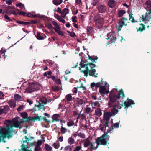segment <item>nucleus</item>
I'll return each instance as SVG.
<instances>
[{
	"mask_svg": "<svg viewBox=\"0 0 151 151\" xmlns=\"http://www.w3.org/2000/svg\"><path fill=\"white\" fill-rule=\"evenodd\" d=\"M79 65V70L84 74V76L87 77L89 75L90 76H93L95 77H98V74L96 73V70L93 68L96 67L95 64L92 63H89L88 60L83 62L81 60Z\"/></svg>",
	"mask_w": 151,
	"mask_h": 151,
	"instance_id": "obj_1",
	"label": "nucleus"
},
{
	"mask_svg": "<svg viewBox=\"0 0 151 151\" xmlns=\"http://www.w3.org/2000/svg\"><path fill=\"white\" fill-rule=\"evenodd\" d=\"M125 97L123 90L121 89L119 90L118 94L115 92H111L109 96V101L108 103V105L109 107L113 106L114 104L117 100L122 99Z\"/></svg>",
	"mask_w": 151,
	"mask_h": 151,
	"instance_id": "obj_2",
	"label": "nucleus"
},
{
	"mask_svg": "<svg viewBox=\"0 0 151 151\" xmlns=\"http://www.w3.org/2000/svg\"><path fill=\"white\" fill-rule=\"evenodd\" d=\"M13 122L12 125L10 124H8L6 127H5V128L4 129V131L6 132L7 137L8 138H9L11 137L13 135V133L14 131L13 130L12 128L13 127L16 128H21L19 127L21 123L19 122L17 118H15L13 119Z\"/></svg>",
	"mask_w": 151,
	"mask_h": 151,
	"instance_id": "obj_3",
	"label": "nucleus"
},
{
	"mask_svg": "<svg viewBox=\"0 0 151 151\" xmlns=\"http://www.w3.org/2000/svg\"><path fill=\"white\" fill-rule=\"evenodd\" d=\"M106 134H103L96 139V142L94 143H96L97 145L95 147V150L100 145H103L104 146L107 145V141L109 140V139L106 137Z\"/></svg>",
	"mask_w": 151,
	"mask_h": 151,
	"instance_id": "obj_4",
	"label": "nucleus"
},
{
	"mask_svg": "<svg viewBox=\"0 0 151 151\" xmlns=\"http://www.w3.org/2000/svg\"><path fill=\"white\" fill-rule=\"evenodd\" d=\"M40 86L39 84L35 83H30L26 88V91L28 93H31L40 89Z\"/></svg>",
	"mask_w": 151,
	"mask_h": 151,
	"instance_id": "obj_5",
	"label": "nucleus"
},
{
	"mask_svg": "<svg viewBox=\"0 0 151 151\" xmlns=\"http://www.w3.org/2000/svg\"><path fill=\"white\" fill-rule=\"evenodd\" d=\"M104 19L100 16V14H96L94 17V21L96 24L99 27H102L104 23Z\"/></svg>",
	"mask_w": 151,
	"mask_h": 151,
	"instance_id": "obj_6",
	"label": "nucleus"
},
{
	"mask_svg": "<svg viewBox=\"0 0 151 151\" xmlns=\"http://www.w3.org/2000/svg\"><path fill=\"white\" fill-rule=\"evenodd\" d=\"M128 20V19L125 17H122L119 19L118 22V25L117 27L118 31L121 30L123 26H127V24L125 23V22H127Z\"/></svg>",
	"mask_w": 151,
	"mask_h": 151,
	"instance_id": "obj_7",
	"label": "nucleus"
},
{
	"mask_svg": "<svg viewBox=\"0 0 151 151\" xmlns=\"http://www.w3.org/2000/svg\"><path fill=\"white\" fill-rule=\"evenodd\" d=\"M97 9L98 12L101 14L105 13L107 11V7L106 6L102 4L98 5Z\"/></svg>",
	"mask_w": 151,
	"mask_h": 151,
	"instance_id": "obj_8",
	"label": "nucleus"
},
{
	"mask_svg": "<svg viewBox=\"0 0 151 151\" xmlns=\"http://www.w3.org/2000/svg\"><path fill=\"white\" fill-rule=\"evenodd\" d=\"M135 104V103L133 100L128 98L123 103L124 105L125 106V108H128L130 106L132 107L131 105L134 104Z\"/></svg>",
	"mask_w": 151,
	"mask_h": 151,
	"instance_id": "obj_9",
	"label": "nucleus"
},
{
	"mask_svg": "<svg viewBox=\"0 0 151 151\" xmlns=\"http://www.w3.org/2000/svg\"><path fill=\"white\" fill-rule=\"evenodd\" d=\"M107 39L108 40L109 39H110V42L111 43H113L116 40V35L113 33H108L107 34Z\"/></svg>",
	"mask_w": 151,
	"mask_h": 151,
	"instance_id": "obj_10",
	"label": "nucleus"
},
{
	"mask_svg": "<svg viewBox=\"0 0 151 151\" xmlns=\"http://www.w3.org/2000/svg\"><path fill=\"white\" fill-rule=\"evenodd\" d=\"M112 115L111 113L110 112H104V114L103 119L104 121H110V117Z\"/></svg>",
	"mask_w": 151,
	"mask_h": 151,
	"instance_id": "obj_11",
	"label": "nucleus"
},
{
	"mask_svg": "<svg viewBox=\"0 0 151 151\" xmlns=\"http://www.w3.org/2000/svg\"><path fill=\"white\" fill-rule=\"evenodd\" d=\"M103 84V82L102 80L101 81L99 82L96 83L94 82H92L91 84V88L93 89L94 87H95L96 89H97L98 88L100 87Z\"/></svg>",
	"mask_w": 151,
	"mask_h": 151,
	"instance_id": "obj_12",
	"label": "nucleus"
},
{
	"mask_svg": "<svg viewBox=\"0 0 151 151\" xmlns=\"http://www.w3.org/2000/svg\"><path fill=\"white\" fill-rule=\"evenodd\" d=\"M90 145H91V147L89 149H95V147H93V145L92 143H91L89 139L87 138L84 142V145L85 147H87Z\"/></svg>",
	"mask_w": 151,
	"mask_h": 151,
	"instance_id": "obj_13",
	"label": "nucleus"
},
{
	"mask_svg": "<svg viewBox=\"0 0 151 151\" xmlns=\"http://www.w3.org/2000/svg\"><path fill=\"white\" fill-rule=\"evenodd\" d=\"M27 16L28 17L32 18H35L36 17H38L40 18H43L44 17L46 18L45 16L44 15H40L39 14H36L33 15L30 13H28L27 14Z\"/></svg>",
	"mask_w": 151,
	"mask_h": 151,
	"instance_id": "obj_14",
	"label": "nucleus"
},
{
	"mask_svg": "<svg viewBox=\"0 0 151 151\" xmlns=\"http://www.w3.org/2000/svg\"><path fill=\"white\" fill-rule=\"evenodd\" d=\"M107 4L109 7L113 8L116 5V2L114 0H109Z\"/></svg>",
	"mask_w": 151,
	"mask_h": 151,
	"instance_id": "obj_15",
	"label": "nucleus"
},
{
	"mask_svg": "<svg viewBox=\"0 0 151 151\" xmlns=\"http://www.w3.org/2000/svg\"><path fill=\"white\" fill-rule=\"evenodd\" d=\"M87 33L89 35H91L94 32V28L90 26H87L86 28Z\"/></svg>",
	"mask_w": 151,
	"mask_h": 151,
	"instance_id": "obj_16",
	"label": "nucleus"
},
{
	"mask_svg": "<svg viewBox=\"0 0 151 151\" xmlns=\"http://www.w3.org/2000/svg\"><path fill=\"white\" fill-rule=\"evenodd\" d=\"M141 27H136V29H137V32H142L145 29V27L144 24L142 23L139 24Z\"/></svg>",
	"mask_w": 151,
	"mask_h": 151,
	"instance_id": "obj_17",
	"label": "nucleus"
},
{
	"mask_svg": "<svg viewBox=\"0 0 151 151\" xmlns=\"http://www.w3.org/2000/svg\"><path fill=\"white\" fill-rule=\"evenodd\" d=\"M151 18V15L150 14H148V13L147 12L145 16L144 24H146L147 23H148V22L150 20Z\"/></svg>",
	"mask_w": 151,
	"mask_h": 151,
	"instance_id": "obj_18",
	"label": "nucleus"
},
{
	"mask_svg": "<svg viewBox=\"0 0 151 151\" xmlns=\"http://www.w3.org/2000/svg\"><path fill=\"white\" fill-rule=\"evenodd\" d=\"M60 117V116L59 114H55L52 115V122H53L55 121L58 122L59 121V120L58 118Z\"/></svg>",
	"mask_w": 151,
	"mask_h": 151,
	"instance_id": "obj_19",
	"label": "nucleus"
},
{
	"mask_svg": "<svg viewBox=\"0 0 151 151\" xmlns=\"http://www.w3.org/2000/svg\"><path fill=\"white\" fill-rule=\"evenodd\" d=\"M11 108L14 109L16 106V103L13 100H10L8 102Z\"/></svg>",
	"mask_w": 151,
	"mask_h": 151,
	"instance_id": "obj_20",
	"label": "nucleus"
},
{
	"mask_svg": "<svg viewBox=\"0 0 151 151\" xmlns=\"http://www.w3.org/2000/svg\"><path fill=\"white\" fill-rule=\"evenodd\" d=\"M95 112V114L98 117H100L102 114L101 110L100 108H97Z\"/></svg>",
	"mask_w": 151,
	"mask_h": 151,
	"instance_id": "obj_21",
	"label": "nucleus"
},
{
	"mask_svg": "<svg viewBox=\"0 0 151 151\" xmlns=\"http://www.w3.org/2000/svg\"><path fill=\"white\" fill-rule=\"evenodd\" d=\"M5 128V127L3 128H1V129L0 128V135H1L2 137L3 138H6L7 137L6 132L4 129Z\"/></svg>",
	"mask_w": 151,
	"mask_h": 151,
	"instance_id": "obj_22",
	"label": "nucleus"
},
{
	"mask_svg": "<svg viewBox=\"0 0 151 151\" xmlns=\"http://www.w3.org/2000/svg\"><path fill=\"white\" fill-rule=\"evenodd\" d=\"M88 56V59L91 61L92 63H96V62L95 61L96 60H97L98 59V57L96 56H90L89 55Z\"/></svg>",
	"mask_w": 151,
	"mask_h": 151,
	"instance_id": "obj_23",
	"label": "nucleus"
},
{
	"mask_svg": "<svg viewBox=\"0 0 151 151\" xmlns=\"http://www.w3.org/2000/svg\"><path fill=\"white\" fill-rule=\"evenodd\" d=\"M106 90V87L105 86H102L99 88V92L101 94H104Z\"/></svg>",
	"mask_w": 151,
	"mask_h": 151,
	"instance_id": "obj_24",
	"label": "nucleus"
},
{
	"mask_svg": "<svg viewBox=\"0 0 151 151\" xmlns=\"http://www.w3.org/2000/svg\"><path fill=\"white\" fill-rule=\"evenodd\" d=\"M17 23L19 24H21L24 25L25 26L28 25L30 24V23L29 22H24L23 21H21L19 20L17 21L16 22Z\"/></svg>",
	"mask_w": 151,
	"mask_h": 151,
	"instance_id": "obj_25",
	"label": "nucleus"
},
{
	"mask_svg": "<svg viewBox=\"0 0 151 151\" xmlns=\"http://www.w3.org/2000/svg\"><path fill=\"white\" fill-rule=\"evenodd\" d=\"M62 0H53L52 2L56 6L60 5L62 2Z\"/></svg>",
	"mask_w": 151,
	"mask_h": 151,
	"instance_id": "obj_26",
	"label": "nucleus"
},
{
	"mask_svg": "<svg viewBox=\"0 0 151 151\" xmlns=\"http://www.w3.org/2000/svg\"><path fill=\"white\" fill-rule=\"evenodd\" d=\"M126 12L125 10H119L118 13V15L119 17H122L124 14L126 13Z\"/></svg>",
	"mask_w": 151,
	"mask_h": 151,
	"instance_id": "obj_27",
	"label": "nucleus"
},
{
	"mask_svg": "<svg viewBox=\"0 0 151 151\" xmlns=\"http://www.w3.org/2000/svg\"><path fill=\"white\" fill-rule=\"evenodd\" d=\"M27 145H25L24 144H23L21 146V150L22 151H31V150H29L27 148Z\"/></svg>",
	"mask_w": 151,
	"mask_h": 151,
	"instance_id": "obj_28",
	"label": "nucleus"
},
{
	"mask_svg": "<svg viewBox=\"0 0 151 151\" xmlns=\"http://www.w3.org/2000/svg\"><path fill=\"white\" fill-rule=\"evenodd\" d=\"M14 99L15 101H19L21 100L22 97L18 94H16L14 96Z\"/></svg>",
	"mask_w": 151,
	"mask_h": 151,
	"instance_id": "obj_29",
	"label": "nucleus"
},
{
	"mask_svg": "<svg viewBox=\"0 0 151 151\" xmlns=\"http://www.w3.org/2000/svg\"><path fill=\"white\" fill-rule=\"evenodd\" d=\"M53 29L56 32L58 33L59 35H61V36H63L64 35V34L63 31H60V29H56L55 28H53Z\"/></svg>",
	"mask_w": 151,
	"mask_h": 151,
	"instance_id": "obj_30",
	"label": "nucleus"
},
{
	"mask_svg": "<svg viewBox=\"0 0 151 151\" xmlns=\"http://www.w3.org/2000/svg\"><path fill=\"white\" fill-rule=\"evenodd\" d=\"M68 142L70 145L73 144L75 142L74 138H73L72 136L69 137L68 139Z\"/></svg>",
	"mask_w": 151,
	"mask_h": 151,
	"instance_id": "obj_31",
	"label": "nucleus"
},
{
	"mask_svg": "<svg viewBox=\"0 0 151 151\" xmlns=\"http://www.w3.org/2000/svg\"><path fill=\"white\" fill-rule=\"evenodd\" d=\"M112 107H113V108L111 109V112L112 114L115 115L118 113V110L116 109L114 106Z\"/></svg>",
	"mask_w": 151,
	"mask_h": 151,
	"instance_id": "obj_32",
	"label": "nucleus"
},
{
	"mask_svg": "<svg viewBox=\"0 0 151 151\" xmlns=\"http://www.w3.org/2000/svg\"><path fill=\"white\" fill-rule=\"evenodd\" d=\"M3 107V108H2V109L3 110L4 112V113H6L9 109V107L7 105L4 106Z\"/></svg>",
	"mask_w": 151,
	"mask_h": 151,
	"instance_id": "obj_33",
	"label": "nucleus"
},
{
	"mask_svg": "<svg viewBox=\"0 0 151 151\" xmlns=\"http://www.w3.org/2000/svg\"><path fill=\"white\" fill-rule=\"evenodd\" d=\"M76 102L78 104L82 105L83 104V100L81 99L77 98H76Z\"/></svg>",
	"mask_w": 151,
	"mask_h": 151,
	"instance_id": "obj_34",
	"label": "nucleus"
},
{
	"mask_svg": "<svg viewBox=\"0 0 151 151\" xmlns=\"http://www.w3.org/2000/svg\"><path fill=\"white\" fill-rule=\"evenodd\" d=\"M62 125L63 124H62ZM60 131L62 134L65 133L67 131V129L65 127H63L62 125L61 126Z\"/></svg>",
	"mask_w": 151,
	"mask_h": 151,
	"instance_id": "obj_35",
	"label": "nucleus"
},
{
	"mask_svg": "<svg viewBox=\"0 0 151 151\" xmlns=\"http://www.w3.org/2000/svg\"><path fill=\"white\" fill-rule=\"evenodd\" d=\"M69 13V9L68 8H65L63 9L62 11V15L63 14H65V15L68 14Z\"/></svg>",
	"mask_w": 151,
	"mask_h": 151,
	"instance_id": "obj_36",
	"label": "nucleus"
},
{
	"mask_svg": "<svg viewBox=\"0 0 151 151\" xmlns=\"http://www.w3.org/2000/svg\"><path fill=\"white\" fill-rule=\"evenodd\" d=\"M52 89L54 92H58L60 90L59 88L57 86H52Z\"/></svg>",
	"mask_w": 151,
	"mask_h": 151,
	"instance_id": "obj_37",
	"label": "nucleus"
},
{
	"mask_svg": "<svg viewBox=\"0 0 151 151\" xmlns=\"http://www.w3.org/2000/svg\"><path fill=\"white\" fill-rule=\"evenodd\" d=\"M45 148L47 151H51L52 148L48 144L45 145Z\"/></svg>",
	"mask_w": 151,
	"mask_h": 151,
	"instance_id": "obj_38",
	"label": "nucleus"
},
{
	"mask_svg": "<svg viewBox=\"0 0 151 151\" xmlns=\"http://www.w3.org/2000/svg\"><path fill=\"white\" fill-rule=\"evenodd\" d=\"M119 122L114 123L113 126H111L112 129H113L114 128H118L119 127Z\"/></svg>",
	"mask_w": 151,
	"mask_h": 151,
	"instance_id": "obj_39",
	"label": "nucleus"
},
{
	"mask_svg": "<svg viewBox=\"0 0 151 151\" xmlns=\"http://www.w3.org/2000/svg\"><path fill=\"white\" fill-rule=\"evenodd\" d=\"M66 98L67 101H70L72 99V96L70 94H68L66 95Z\"/></svg>",
	"mask_w": 151,
	"mask_h": 151,
	"instance_id": "obj_40",
	"label": "nucleus"
},
{
	"mask_svg": "<svg viewBox=\"0 0 151 151\" xmlns=\"http://www.w3.org/2000/svg\"><path fill=\"white\" fill-rule=\"evenodd\" d=\"M37 38L39 40L43 39L44 37L43 36H41L40 32H37L36 36Z\"/></svg>",
	"mask_w": 151,
	"mask_h": 151,
	"instance_id": "obj_41",
	"label": "nucleus"
},
{
	"mask_svg": "<svg viewBox=\"0 0 151 151\" xmlns=\"http://www.w3.org/2000/svg\"><path fill=\"white\" fill-rule=\"evenodd\" d=\"M21 115L23 119H25L28 116V114L27 112H24L21 113Z\"/></svg>",
	"mask_w": 151,
	"mask_h": 151,
	"instance_id": "obj_42",
	"label": "nucleus"
},
{
	"mask_svg": "<svg viewBox=\"0 0 151 151\" xmlns=\"http://www.w3.org/2000/svg\"><path fill=\"white\" fill-rule=\"evenodd\" d=\"M145 4L148 8H151V0L147 1L146 2Z\"/></svg>",
	"mask_w": 151,
	"mask_h": 151,
	"instance_id": "obj_43",
	"label": "nucleus"
},
{
	"mask_svg": "<svg viewBox=\"0 0 151 151\" xmlns=\"http://www.w3.org/2000/svg\"><path fill=\"white\" fill-rule=\"evenodd\" d=\"M52 23L56 27L55 28L57 29H58L59 30L60 29V27L59 26L58 24L55 21H52Z\"/></svg>",
	"mask_w": 151,
	"mask_h": 151,
	"instance_id": "obj_44",
	"label": "nucleus"
},
{
	"mask_svg": "<svg viewBox=\"0 0 151 151\" xmlns=\"http://www.w3.org/2000/svg\"><path fill=\"white\" fill-rule=\"evenodd\" d=\"M16 6L17 7H20L22 9L23 8H24V9H25L24 5L21 2L19 3L16 4Z\"/></svg>",
	"mask_w": 151,
	"mask_h": 151,
	"instance_id": "obj_45",
	"label": "nucleus"
},
{
	"mask_svg": "<svg viewBox=\"0 0 151 151\" xmlns=\"http://www.w3.org/2000/svg\"><path fill=\"white\" fill-rule=\"evenodd\" d=\"M46 26L49 29L52 30L53 29V26L50 23H48L46 24Z\"/></svg>",
	"mask_w": 151,
	"mask_h": 151,
	"instance_id": "obj_46",
	"label": "nucleus"
},
{
	"mask_svg": "<svg viewBox=\"0 0 151 151\" xmlns=\"http://www.w3.org/2000/svg\"><path fill=\"white\" fill-rule=\"evenodd\" d=\"M94 1V2L92 3V5H93V6H96V5H98L99 3V0H93Z\"/></svg>",
	"mask_w": 151,
	"mask_h": 151,
	"instance_id": "obj_47",
	"label": "nucleus"
},
{
	"mask_svg": "<svg viewBox=\"0 0 151 151\" xmlns=\"http://www.w3.org/2000/svg\"><path fill=\"white\" fill-rule=\"evenodd\" d=\"M35 106L38 108V110H39L41 109L44 108V105L41 103H39L38 105H35Z\"/></svg>",
	"mask_w": 151,
	"mask_h": 151,
	"instance_id": "obj_48",
	"label": "nucleus"
},
{
	"mask_svg": "<svg viewBox=\"0 0 151 151\" xmlns=\"http://www.w3.org/2000/svg\"><path fill=\"white\" fill-rule=\"evenodd\" d=\"M91 111V108L89 107L87 105L86 106V108L85 109L86 112L87 114H89Z\"/></svg>",
	"mask_w": 151,
	"mask_h": 151,
	"instance_id": "obj_49",
	"label": "nucleus"
},
{
	"mask_svg": "<svg viewBox=\"0 0 151 151\" xmlns=\"http://www.w3.org/2000/svg\"><path fill=\"white\" fill-rule=\"evenodd\" d=\"M131 17H129V20H130L132 23L138 22L137 21L135 20L133 16Z\"/></svg>",
	"mask_w": 151,
	"mask_h": 151,
	"instance_id": "obj_50",
	"label": "nucleus"
},
{
	"mask_svg": "<svg viewBox=\"0 0 151 151\" xmlns=\"http://www.w3.org/2000/svg\"><path fill=\"white\" fill-rule=\"evenodd\" d=\"M24 106H25L23 105H22L20 106L17 109L18 111H20L22 110H23V109L24 107Z\"/></svg>",
	"mask_w": 151,
	"mask_h": 151,
	"instance_id": "obj_51",
	"label": "nucleus"
},
{
	"mask_svg": "<svg viewBox=\"0 0 151 151\" xmlns=\"http://www.w3.org/2000/svg\"><path fill=\"white\" fill-rule=\"evenodd\" d=\"M74 124V122L71 121L67 122V125L69 127H70L73 126Z\"/></svg>",
	"mask_w": 151,
	"mask_h": 151,
	"instance_id": "obj_52",
	"label": "nucleus"
},
{
	"mask_svg": "<svg viewBox=\"0 0 151 151\" xmlns=\"http://www.w3.org/2000/svg\"><path fill=\"white\" fill-rule=\"evenodd\" d=\"M38 120V121H40V119H39V116H36L32 117V121L34 122L35 121Z\"/></svg>",
	"mask_w": 151,
	"mask_h": 151,
	"instance_id": "obj_53",
	"label": "nucleus"
},
{
	"mask_svg": "<svg viewBox=\"0 0 151 151\" xmlns=\"http://www.w3.org/2000/svg\"><path fill=\"white\" fill-rule=\"evenodd\" d=\"M25 121L29 122L30 121H32V117L27 116V117L25 119Z\"/></svg>",
	"mask_w": 151,
	"mask_h": 151,
	"instance_id": "obj_54",
	"label": "nucleus"
},
{
	"mask_svg": "<svg viewBox=\"0 0 151 151\" xmlns=\"http://www.w3.org/2000/svg\"><path fill=\"white\" fill-rule=\"evenodd\" d=\"M109 123V121H104V124L103 125L105 128L106 127H108L109 126L108 124Z\"/></svg>",
	"mask_w": 151,
	"mask_h": 151,
	"instance_id": "obj_55",
	"label": "nucleus"
},
{
	"mask_svg": "<svg viewBox=\"0 0 151 151\" xmlns=\"http://www.w3.org/2000/svg\"><path fill=\"white\" fill-rule=\"evenodd\" d=\"M55 82L56 84L58 85H60L61 84V80L60 79H56V80H55Z\"/></svg>",
	"mask_w": 151,
	"mask_h": 151,
	"instance_id": "obj_56",
	"label": "nucleus"
},
{
	"mask_svg": "<svg viewBox=\"0 0 151 151\" xmlns=\"http://www.w3.org/2000/svg\"><path fill=\"white\" fill-rule=\"evenodd\" d=\"M57 19L60 22L63 23H64L66 22L65 21L64 19H63L60 16L59 18L58 19Z\"/></svg>",
	"mask_w": 151,
	"mask_h": 151,
	"instance_id": "obj_57",
	"label": "nucleus"
},
{
	"mask_svg": "<svg viewBox=\"0 0 151 151\" xmlns=\"http://www.w3.org/2000/svg\"><path fill=\"white\" fill-rule=\"evenodd\" d=\"M4 18L6 19L7 20L9 21H12V19H10V17L7 15H5Z\"/></svg>",
	"mask_w": 151,
	"mask_h": 151,
	"instance_id": "obj_58",
	"label": "nucleus"
},
{
	"mask_svg": "<svg viewBox=\"0 0 151 151\" xmlns=\"http://www.w3.org/2000/svg\"><path fill=\"white\" fill-rule=\"evenodd\" d=\"M42 144V142L41 140H38L37 143V146L39 147L41 146Z\"/></svg>",
	"mask_w": 151,
	"mask_h": 151,
	"instance_id": "obj_59",
	"label": "nucleus"
},
{
	"mask_svg": "<svg viewBox=\"0 0 151 151\" xmlns=\"http://www.w3.org/2000/svg\"><path fill=\"white\" fill-rule=\"evenodd\" d=\"M17 14L19 15H22L24 16L26 15V13L24 11H21L17 12Z\"/></svg>",
	"mask_w": 151,
	"mask_h": 151,
	"instance_id": "obj_60",
	"label": "nucleus"
},
{
	"mask_svg": "<svg viewBox=\"0 0 151 151\" xmlns=\"http://www.w3.org/2000/svg\"><path fill=\"white\" fill-rule=\"evenodd\" d=\"M71 147L70 146L68 145L65 147L64 150L65 151H67L69 149L71 150Z\"/></svg>",
	"mask_w": 151,
	"mask_h": 151,
	"instance_id": "obj_61",
	"label": "nucleus"
},
{
	"mask_svg": "<svg viewBox=\"0 0 151 151\" xmlns=\"http://www.w3.org/2000/svg\"><path fill=\"white\" fill-rule=\"evenodd\" d=\"M77 17L76 16H74L72 17V21L73 22H76L77 20H76V19H77Z\"/></svg>",
	"mask_w": 151,
	"mask_h": 151,
	"instance_id": "obj_62",
	"label": "nucleus"
},
{
	"mask_svg": "<svg viewBox=\"0 0 151 151\" xmlns=\"http://www.w3.org/2000/svg\"><path fill=\"white\" fill-rule=\"evenodd\" d=\"M78 136L83 138H85V135L83 133H80L78 134Z\"/></svg>",
	"mask_w": 151,
	"mask_h": 151,
	"instance_id": "obj_63",
	"label": "nucleus"
},
{
	"mask_svg": "<svg viewBox=\"0 0 151 151\" xmlns=\"http://www.w3.org/2000/svg\"><path fill=\"white\" fill-rule=\"evenodd\" d=\"M41 149L40 147L36 146L35 148V151H40Z\"/></svg>",
	"mask_w": 151,
	"mask_h": 151,
	"instance_id": "obj_64",
	"label": "nucleus"
}]
</instances>
